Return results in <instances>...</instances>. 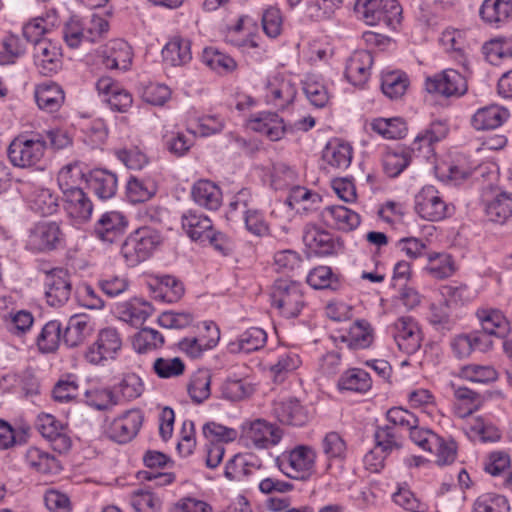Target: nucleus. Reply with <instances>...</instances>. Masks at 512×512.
Returning <instances> with one entry per match:
<instances>
[{"mask_svg": "<svg viewBox=\"0 0 512 512\" xmlns=\"http://www.w3.org/2000/svg\"><path fill=\"white\" fill-rule=\"evenodd\" d=\"M154 298L162 302H177L184 294L182 283L175 277L165 275L160 278L153 290Z\"/></svg>", "mask_w": 512, "mask_h": 512, "instance_id": "nucleus-54", "label": "nucleus"}, {"mask_svg": "<svg viewBox=\"0 0 512 512\" xmlns=\"http://www.w3.org/2000/svg\"><path fill=\"white\" fill-rule=\"evenodd\" d=\"M66 234L57 221H38L33 224L25 241V248L33 253H50L64 248Z\"/></svg>", "mask_w": 512, "mask_h": 512, "instance_id": "nucleus-2", "label": "nucleus"}, {"mask_svg": "<svg viewBox=\"0 0 512 512\" xmlns=\"http://www.w3.org/2000/svg\"><path fill=\"white\" fill-rule=\"evenodd\" d=\"M266 341L267 333L262 328L251 327L230 342L229 347L232 352L251 353L263 348Z\"/></svg>", "mask_w": 512, "mask_h": 512, "instance_id": "nucleus-44", "label": "nucleus"}, {"mask_svg": "<svg viewBox=\"0 0 512 512\" xmlns=\"http://www.w3.org/2000/svg\"><path fill=\"white\" fill-rule=\"evenodd\" d=\"M89 189L101 200L111 199L118 189L117 175L106 169H94L86 178Z\"/></svg>", "mask_w": 512, "mask_h": 512, "instance_id": "nucleus-27", "label": "nucleus"}, {"mask_svg": "<svg viewBox=\"0 0 512 512\" xmlns=\"http://www.w3.org/2000/svg\"><path fill=\"white\" fill-rule=\"evenodd\" d=\"M24 459L29 468L41 474H57L62 469L60 461L54 455L38 447H29Z\"/></svg>", "mask_w": 512, "mask_h": 512, "instance_id": "nucleus-37", "label": "nucleus"}, {"mask_svg": "<svg viewBox=\"0 0 512 512\" xmlns=\"http://www.w3.org/2000/svg\"><path fill=\"white\" fill-rule=\"evenodd\" d=\"M36 428L39 433L51 445L54 451L67 452L72 445L68 428L51 414H40L36 420Z\"/></svg>", "mask_w": 512, "mask_h": 512, "instance_id": "nucleus-15", "label": "nucleus"}, {"mask_svg": "<svg viewBox=\"0 0 512 512\" xmlns=\"http://www.w3.org/2000/svg\"><path fill=\"white\" fill-rule=\"evenodd\" d=\"M63 195L64 209L67 216L74 223L83 224L90 220L93 212V203L81 188L68 190Z\"/></svg>", "mask_w": 512, "mask_h": 512, "instance_id": "nucleus-22", "label": "nucleus"}, {"mask_svg": "<svg viewBox=\"0 0 512 512\" xmlns=\"http://www.w3.org/2000/svg\"><path fill=\"white\" fill-rule=\"evenodd\" d=\"M414 209L424 220L437 222L450 217L454 206L448 203L442 193L433 185H426L414 197Z\"/></svg>", "mask_w": 512, "mask_h": 512, "instance_id": "nucleus-5", "label": "nucleus"}, {"mask_svg": "<svg viewBox=\"0 0 512 512\" xmlns=\"http://www.w3.org/2000/svg\"><path fill=\"white\" fill-rule=\"evenodd\" d=\"M89 317L85 314L73 315L65 329L63 340L68 347H76L91 331Z\"/></svg>", "mask_w": 512, "mask_h": 512, "instance_id": "nucleus-50", "label": "nucleus"}, {"mask_svg": "<svg viewBox=\"0 0 512 512\" xmlns=\"http://www.w3.org/2000/svg\"><path fill=\"white\" fill-rule=\"evenodd\" d=\"M476 317L480 322L482 330L498 338L504 337L509 331V322L505 315L495 308H479Z\"/></svg>", "mask_w": 512, "mask_h": 512, "instance_id": "nucleus-35", "label": "nucleus"}, {"mask_svg": "<svg viewBox=\"0 0 512 512\" xmlns=\"http://www.w3.org/2000/svg\"><path fill=\"white\" fill-rule=\"evenodd\" d=\"M390 329L399 350L411 355L420 349L423 334L418 322L414 318L410 316L399 317L390 326Z\"/></svg>", "mask_w": 512, "mask_h": 512, "instance_id": "nucleus-12", "label": "nucleus"}, {"mask_svg": "<svg viewBox=\"0 0 512 512\" xmlns=\"http://www.w3.org/2000/svg\"><path fill=\"white\" fill-rule=\"evenodd\" d=\"M334 340L346 344L349 349H365L374 341V329L367 320H356L348 330L339 331Z\"/></svg>", "mask_w": 512, "mask_h": 512, "instance_id": "nucleus-19", "label": "nucleus"}, {"mask_svg": "<svg viewBox=\"0 0 512 512\" xmlns=\"http://www.w3.org/2000/svg\"><path fill=\"white\" fill-rule=\"evenodd\" d=\"M241 212L246 230L258 237L269 234V224L264 213L254 206V199L250 190H240L229 204V213Z\"/></svg>", "mask_w": 512, "mask_h": 512, "instance_id": "nucleus-8", "label": "nucleus"}, {"mask_svg": "<svg viewBox=\"0 0 512 512\" xmlns=\"http://www.w3.org/2000/svg\"><path fill=\"white\" fill-rule=\"evenodd\" d=\"M204 327L211 332L209 339L204 337H186L179 341V349L191 358H198L206 350L216 346L219 339V330L213 322H204Z\"/></svg>", "mask_w": 512, "mask_h": 512, "instance_id": "nucleus-32", "label": "nucleus"}, {"mask_svg": "<svg viewBox=\"0 0 512 512\" xmlns=\"http://www.w3.org/2000/svg\"><path fill=\"white\" fill-rule=\"evenodd\" d=\"M481 21L499 29L512 21V0H484L479 8Z\"/></svg>", "mask_w": 512, "mask_h": 512, "instance_id": "nucleus-20", "label": "nucleus"}, {"mask_svg": "<svg viewBox=\"0 0 512 512\" xmlns=\"http://www.w3.org/2000/svg\"><path fill=\"white\" fill-rule=\"evenodd\" d=\"M34 62L43 75L56 72L61 63L60 48L50 40L38 42L34 45Z\"/></svg>", "mask_w": 512, "mask_h": 512, "instance_id": "nucleus-29", "label": "nucleus"}, {"mask_svg": "<svg viewBox=\"0 0 512 512\" xmlns=\"http://www.w3.org/2000/svg\"><path fill=\"white\" fill-rule=\"evenodd\" d=\"M271 303L285 318H295L305 306L301 286L288 279L275 281L271 292Z\"/></svg>", "mask_w": 512, "mask_h": 512, "instance_id": "nucleus-6", "label": "nucleus"}, {"mask_svg": "<svg viewBox=\"0 0 512 512\" xmlns=\"http://www.w3.org/2000/svg\"><path fill=\"white\" fill-rule=\"evenodd\" d=\"M128 223L122 212L106 211L94 223L93 235L104 243H114L125 233Z\"/></svg>", "mask_w": 512, "mask_h": 512, "instance_id": "nucleus-17", "label": "nucleus"}, {"mask_svg": "<svg viewBox=\"0 0 512 512\" xmlns=\"http://www.w3.org/2000/svg\"><path fill=\"white\" fill-rule=\"evenodd\" d=\"M316 451L307 445H299L276 458L279 470L291 479L307 480L314 472Z\"/></svg>", "mask_w": 512, "mask_h": 512, "instance_id": "nucleus-4", "label": "nucleus"}, {"mask_svg": "<svg viewBox=\"0 0 512 512\" xmlns=\"http://www.w3.org/2000/svg\"><path fill=\"white\" fill-rule=\"evenodd\" d=\"M411 161L410 150L397 148L389 150L383 157V167L389 177H397Z\"/></svg>", "mask_w": 512, "mask_h": 512, "instance_id": "nucleus-60", "label": "nucleus"}, {"mask_svg": "<svg viewBox=\"0 0 512 512\" xmlns=\"http://www.w3.org/2000/svg\"><path fill=\"white\" fill-rule=\"evenodd\" d=\"M273 414L279 422L287 425L303 426L309 421L307 409L296 398L275 401Z\"/></svg>", "mask_w": 512, "mask_h": 512, "instance_id": "nucleus-25", "label": "nucleus"}, {"mask_svg": "<svg viewBox=\"0 0 512 512\" xmlns=\"http://www.w3.org/2000/svg\"><path fill=\"white\" fill-rule=\"evenodd\" d=\"M211 379L208 369H198L190 376L187 392L193 403L201 404L210 397Z\"/></svg>", "mask_w": 512, "mask_h": 512, "instance_id": "nucleus-45", "label": "nucleus"}, {"mask_svg": "<svg viewBox=\"0 0 512 512\" xmlns=\"http://www.w3.org/2000/svg\"><path fill=\"white\" fill-rule=\"evenodd\" d=\"M161 243L162 237L158 230L150 226H142L126 237L120 253L128 266L135 267L149 259Z\"/></svg>", "mask_w": 512, "mask_h": 512, "instance_id": "nucleus-1", "label": "nucleus"}, {"mask_svg": "<svg viewBox=\"0 0 512 512\" xmlns=\"http://www.w3.org/2000/svg\"><path fill=\"white\" fill-rule=\"evenodd\" d=\"M440 42L447 52L455 53V61L468 72L469 63L464 53L466 46L464 32L457 29H446L441 35Z\"/></svg>", "mask_w": 512, "mask_h": 512, "instance_id": "nucleus-46", "label": "nucleus"}, {"mask_svg": "<svg viewBox=\"0 0 512 512\" xmlns=\"http://www.w3.org/2000/svg\"><path fill=\"white\" fill-rule=\"evenodd\" d=\"M259 466L253 461V456L236 454L226 464L224 475L232 481H243L253 475Z\"/></svg>", "mask_w": 512, "mask_h": 512, "instance_id": "nucleus-42", "label": "nucleus"}, {"mask_svg": "<svg viewBox=\"0 0 512 512\" xmlns=\"http://www.w3.org/2000/svg\"><path fill=\"white\" fill-rule=\"evenodd\" d=\"M157 192V186L150 179L130 177L126 185V195L132 203H142L150 200Z\"/></svg>", "mask_w": 512, "mask_h": 512, "instance_id": "nucleus-53", "label": "nucleus"}, {"mask_svg": "<svg viewBox=\"0 0 512 512\" xmlns=\"http://www.w3.org/2000/svg\"><path fill=\"white\" fill-rule=\"evenodd\" d=\"M46 302L51 307H62L71 296L72 283L69 272L64 268H54L45 273Z\"/></svg>", "mask_w": 512, "mask_h": 512, "instance_id": "nucleus-13", "label": "nucleus"}, {"mask_svg": "<svg viewBox=\"0 0 512 512\" xmlns=\"http://www.w3.org/2000/svg\"><path fill=\"white\" fill-rule=\"evenodd\" d=\"M163 59L172 66H181L192 59L191 42L183 37L175 36L164 46Z\"/></svg>", "mask_w": 512, "mask_h": 512, "instance_id": "nucleus-41", "label": "nucleus"}, {"mask_svg": "<svg viewBox=\"0 0 512 512\" xmlns=\"http://www.w3.org/2000/svg\"><path fill=\"white\" fill-rule=\"evenodd\" d=\"M485 213L491 222L504 223L512 216V194L502 192L497 194L485 205Z\"/></svg>", "mask_w": 512, "mask_h": 512, "instance_id": "nucleus-49", "label": "nucleus"}, {"mask_svg": "<svg viewBox=\"0 0 512 512\" xmlns=\"http://www.w3.org/2000/svg\"><path fill=\"white\" fill-rule=\"evenodd\" d=\"M46 142L40 135L15 137L7 148L9 162L17 168L38 166L45 155Z\"/></svg>", "mask_w": 512, "mask_h": 512, "instance_id": "nucleus-3", "label": "nucleus"}, {"mask_svg": "<svg viewBox=\"0 0 512 512\" xmlns=\"http://www.w3.org/2000/svg\"><path fill=\"white\" fill-rule=\"evenodd\" d=\"M61 341V324L57 320L47 322L39 335L36 343L39 350L43 353H52L59 347Z\"/></svg>", "mask_w": 512, "mask_h": 512, "instance_id": "nucleus-59", "label": "nucleus"}, {"mask_svg": "<svg viewBox=\"0 0 512 512\" xmlns=\"http://www.w3.org/2000/svg\"><path fill=\"white\" fill-rule=\"evenodd\" d=\"M28 203L31 210L41 216H50L59 210L58 194L44 187H34L29 195Z\"/></svg>", "mask_w": 512, "mask_h": 512, "instance_id": "nucleus-38", "label": "nucleus"}, {"mask_svg": "<svg viewBox=\"0 0 512 512\" xmlns=\"http://www.w3.org/2000/svg\"><path fill=\"white\" fill-rule=\"evenodd\" d=\"M247 125L252 131L265 135L271 141H279L286 135L284 120L275 112L253 114Z\"/></svg>", "mask_w": 512, "mask_h": 512, "instance_id": "nucleus-21", "label": "nucleus"}, {"mask_svg": "<svg viewBox=\"0 0 512 512\" xmlns=\"http://www.w3.org/2000/svg\"><path fill=\"white\" fill-rule=\"evenodd\" d=\"M301 364L302 360L298 353L287 349L278 350L274 363L269 366L270 377L274 382L281 383Z\"/></svg>", "mask_w": 512, "mask_h": 512, "instance_id": "nucleus-36", "label": "nucleus"}, {"mask_svg": "<svg viewBox=\"0 0 512 512\" xmlns=\"http://www.w3.org/2000/svg\"><path fill=\"white\" fill-rule=\"evenodd\" d=\"M281 439L279 427L264 419L245 421L241 426V440L247 447L267 449L277 445Z\"/></svg>", "mask_w": 512, "mask_h": 512, "instance_id": "nucleus-11", "label": "nucleus"}, {"mask_svg": "<svg viewBox=\"0 0 512 512\" xmlns=\"http://www.w3.org/2000/svg\"><path fill=\"white\" fill-rule=\"evenodd\" d=\"M471 74L463 69L459 72L455 69H445L440 73H436L431 77H427L425 81V89L428 93L437 94L444 97H461L467 90V77Z\"/></svg>", "mask_w": 512, "mask_h": 512, "instance_id": "nucleus-9", "label": "nucleus"}, {"mask_svg": "<svg viewBox=\"0 0 512 512\" xmlns=\"http://www.w3.org/2000/svg\"><path fill=\"white\" fill-rule=\"evenodd\" d=\"M510 117L507 108L492 104L479 108L471 118V125L476 130H491L502 126Z\"/></svg>", "mask_w": 512, "mask_h": 512, "instance_id": "nucleus-28", "label": "nucleus"}, {"mask_svg": "<svg viewBox=\"0 0 512 512\" xmlns=\"http://www.w3.org/2000/svg\"><path fill=\"white\" fill-rule=\"evenodd\" d=\"M424 271L433 279L444 280L456 272L455 261L448 253L431 252L427 254Z\"/></svg>", "mask_w": 512, "mask_h": 512, "instance_id": "nucleus-40", "label": "nucleus"}, {"mask_svg": "<svg viewBox=\"0 0 512 512\" xmlns=\"http://www.w3.org/2000/svg\"><path fill=\"white\" fill-rule=\"evenodd\" d=\"M165 148L174 156H184L194 144V136L191 132L166 131L163 134Z\"/></svg>", "mask_w": 512, "mask_h": 512, "instance_id": "nucleus-57", "label": "nucleus"}, {"mask_svg": "<svg viewBox=\"0 0 512 512\" xmlns=\"http://www.w3.org/2000/svg\"><path fill=\"white\" fill-rule=\"evenodd\" d=\"M34 96L39 109L50 113L58 111L65 99L62 88L54 82L37 85Z\"/></svg>", "mask_w": 512, "mask_h": 512, "instance_id": "nucleus-33", "label": "nucleus"}, {"mask_svg": "<svg viewBox=\"0 0 512 512\" xmlns=\"http://www.w3.org/2000/svg\"><path fill=\"white\" fill-rule=\"evenodd\" d=\"M95 87L112 110L125 113L131 108L132 94L113 78L102 76L97 80Z\"/></svg>", "mask_w": 512, "mask_h": 512, "instance_id": "nucleus-16", "label": "nucleus"}, {"mask_svg": "<svg viewBox=\"0 0 512 512\" xmlns=\"http://www.w3.org/2000/svg\"><path fill=\"white\" fill-rule=\"evenodd\" d=\"M122 336L114 327L100 329L94 342L84 352V359L91 365H105L114 360L122 348Z\"/></svg>", "mask_w": 512, "mask_h": 512, "instance_id": "nucleus-7", "label": "nucleus"}, {"mask_svg": "<svg viewBox=\"0 0 512 512\" xmlns=\"http://www.w3.org/2000/svg\"><path fill=\"white\" fill-rule=\"evenodd\" d=\"M373 56L369 51H355L347 60L345 76L354 86H363L370 77Z\"/></svg>", "mask_w": 512, "mask_h": 512, "instance_id": "nucleus-26", "label": "nucleus"}, {"mask_svg": "<svg viewBox=\"0 0 512 512\" xmlns=\"http://www.w3.org/2000/svg\"><path fill=\"white\" fill-rule=\"evenodd\" d=\"M320 216L327 227L343 232L356 229L361 222L358 213L342 205L327 206Z\"/></svg>", "mask_w": 512, "mask_h": 512, "instance_id": "nucleus-23", "label": "nucleus"}, {"mask_svg": "<svg viewBox=\"0 0 512 512\" xmlns=\"http://www.w3.org/2000/svg\"><path fill=\"white\" fill-rule=\"evenodd\" d=\"M307 283L314 289L337 290L341 285L339 277L328 266L312 269L307 275Z\"/></svg>", "mask_w": 512, "mask_h": 512, "instance_id": "nucleus-62", "label": "nucleus"}, {"mask_svg": "<svg viewBox=\"0 0 512 512\" xmlns=\"http://www.w3.org/2000/svg\"><path fill=\"white\" fill-rule=\"evenodd\" d=\"M408 87L407 76L399 71H389L382 74L381 89L390 99H397L404 95Z\"/></svg>", "mask_w": 512, "mask_h": 512, "instance_id": "nucleus-61", "label": "nucleus"}, {"mask_svg": "<svg viewBox=\"0 0 512 512\" xmlns=\"http://www.w3.org/2000/svg\"><path fill=\"white\" fill-rule=\"evenodd\" d=\"M321 450L328 461L327 469L332 462H343L348 454V446L342 435L336 431H330L321 440Z\"/></svg>", "mask_w": 512, "mask_h": 512, "instance_id": "nucleus-43", "label": "nucleus"}, {"mask_svg": "<svg viewBox=\"0 0 512 512\" xmlns=\"http://www.w3.org/2000/svg\"><path fill=\"white\" fill-rule=\"evenodd\" d=\"M303 242L311 251L321 256L335 253L340 246L332 234L314 224H307L305 226Z\"/></svg>", "mask_w": 512, "mask_h": 512, "instance_id": "nucleus-24", "label": "nucleus"}, {"mask_svg": "<svg viewBox=\"0 0 512 512\" xmlns=\"http://www.w3.org/2000/svg\"><path fill=\"white\" fill-rule=\"evenodd\" d=\"M58 22V17L55 11L52 14H47L46 18L37 17L29 21L23 26V35L27 41L37 45L38 42L43 41L42 36L49 32Z\"/></svg>", "mask_w": 512, "mask_h": 512, "instance_id": "nucleus-52", "label": "nucleus"}, {"mask_svg": "<svg viewBox=\"0 0 512 512\" xmlns=\"http://www.w3.org/2000/svg\"><path fill=\"white\" fill-rule=\"evenodd\" d=\"M164 336L157 330L144 327L133 337L132 345L136 352L143 354L161 348Z\"/></svg>", "mask_w": 512, "mask_h": 512, "instance_id": "nucleus-58", "label": "nucleus"}, {"mask_svg": "<svg viewBox=\"0 0 512 512\" xmlns=\"http://www.w3.org/2000/svg\"><path fill=\"white\" fill-rule=\"evenodd\" d=\"M370 126L375 133L386 139H400L407 132L406 122L400 117L377 118Z\"/></svg>", "mask_w": 512, "mask_h": 512, "instance_id": "nucleus-56", "label": "nucleus"}, {"mask_svg": "<svg viewBox=\"0 0 512 512\" xmlns=\"http://www.w3.org/2000/svg\"><path fill=\"white\" fill-rule=\"evenodd\" d=\"M201 61L219 75L231 73L237 68V63L231 56L215 47H206L202 52Z\"/></svg>", "mask_w": 512, "mask_h": 512, "instance_id": "nucleus-47", "label": "nucleus"}, {"mask_svg": "<svg viewBox=\"0 0 512 512\" xmlns=\"http://www.w3.org/2000/svg\"><path fill=\"white\" fill-rule=\"evenodd\" d=\"M464 430L470 438H478L482 442H496L501 438L500 430L481 417L471 419Z\"/></svg>", "mask_w": 512, "mask_h": 512, "instance_id": "nucleus-55", "label": "nucleus"}, {"mask_svg": "<svg viewBox=\"0 0 512 512\" xmlns=\"http://www.w3.org/2000/svg\"><path fill=\"white\" fill-rule=\"evenodd\" d=\"M337 386L340 390L366 393L371 389L372 381L369 373L365 370L360 368H351L340 376Z\"/></svg>", "mask_w": 512, "mask_h": 512, "instance_id": "nucleus-48", "label": "nucleus"}, {"mask_svg": "<svg viewBox=\"0 0 512 512\" xmlns=\"http://www.w3.org/2000/svg\"><path fill=\"white\" fill-rule=\"evenodd\" d=\"M264 101L278 110H284L293 104L297 96V86L293 79L282 73L271 74L264 83Z\"/></svg>", "mask_w": 512, "mask_h": 512, "instance_id": "nucleus-10", "label": "nucleus"}, {"mask_svg": "<svg viewBox=\"0 0 512 512\" xmlns=\"http://www.w3.org/2000/svg\"><path fill=\"white\" fill-rule=\"evenodd\" d=\"M196 204L208 210H217L222 203V191L210 180H198L191 189Z\"/></svg>", "mask_w": 512, "mask_h": 512, "instance_id": "nucleus-34", "label": "nucleus"}, {"mask_svg": "<svg viewBox=\"0 0 512 512\" xmlns=\"http://www.w3.org/2000/svg\"><path fill=\"white\" fill-rule=\"evenodd\" d=\"M181 224L187 236L199 242H206L214 228L209 217L194 210H189L182 215Z\"/></svg>", "mask_w": 512, "mask_h": 512, "instance_id": "nucleus-30", "label": "nucleus"}, {"mask_svg": "<svg viewBox=\"0 0 512 512\" xmlns=\"http://www.w3.org/2000/svg\"><path fill=\"white\" fill-rule=\"evenodd\" d=\"M393 502L410 512H426L427 505L418 498L406 483L399 484L392 494Z\"/></svg>", "mask_w": 512, "mask_h": 512, "instance_id": "nucleus-63", "label": "nucleus"}, {"mask_svg": "<svg viewBox=\"0 0 512 512\" xmlns=\"http://www.w3.org/2000/svg\"><path fill=\"white\" fill-rule=\"evenodd\" d=\"M343 0H306L303 16L309 21L330 19Z\"/></svg>", "mask_w": 512, "mask_h": 512, "instance_id": "nucleus-51", "label": "nucleus"}, {"mask_svg": "<svg viewBox=\"0 0 512 512\" xmlns=\"http://www.w3.org/2000/svg\"><path fill=\"white\" fill-rule=\"evenodd\" d=\"M474 512H510L508 499L500 494L485 493L477 497L473 504Z\"/></svg>", "mask_w": 512, "mask_h": 512, "instance_id": "nucleus-64", "label": "nucleus"}, {"mask_svg": "<svg viewBox=\"0 0 512 512\" xmlns=\"http://www.w3.org/2000/svg\"><path fill=\"white\" fill-rule=\"evenodd\" d=\"M132 49L123 40L110 41L103 55L102 63L107 69H119L126 71L132 63Z\"/></svg>", "mask_w": 512, "mask_h": 512, "instance_id": "nucleus-31", "label": "nucleus"}, {"mask_svg": "<svg viewBox=\"0 0 512 512\" xmlns=\"http://www.w3.org/2000/svg\"><path fill=\"white\" fill-rule=\"evenodd\" d=\"M353 148L340 139L330 140L322 151L323 168L327 172L347 169L352 161Z\"/></svg>", "mask_w": 512, "mask_h": 512, "instance_id": "nucleus-18", "label": "nucleus"}, {"mask_svg": "<svg viewBox=\"0 0 512 512\" xmlns=\"http://www.w3.org/2000/svg\"><path fill=\"white\" fill-rule=\"evenodd\" d=\"M153 312L152 305L139 298L131 299L117 306L119 318L132 325L144 323Z\"/></svg>", "mask_w": 512, "mask_h": 512, "instance_id": "nucleus-39", "label": "nucleus"}, {"mask_svg": "<svg viewBox=\"0 0 512 512\" xmlns=\"http://www.w3.org/2000/svg\"><path fill=\"white\" fill-rule=\"evenodd\" d=\"M144 421L140 409H130L114 418L107 429L108 437L116 443L126 444L139 433Z\"/></svg>", "mask_w": 512, "mask_h": 512, "instance_id": "nucleus-14", "label": "nucleus"}]
</instances>
